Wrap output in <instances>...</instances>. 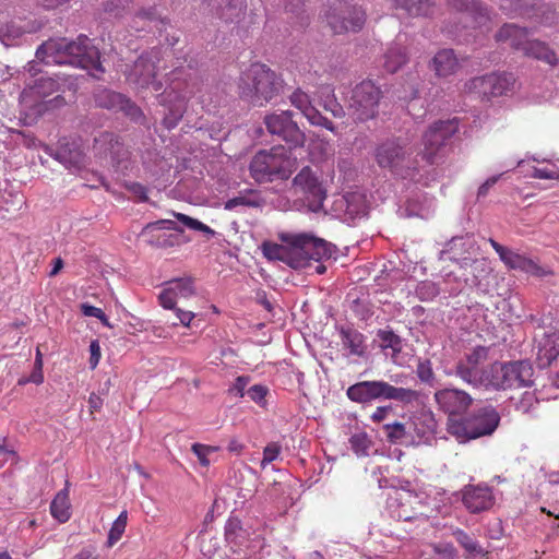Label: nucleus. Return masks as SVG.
I'll use <instances>...</instances> for the list:
<instances>
[{
  "label": "nucleus",
  "mask_w": 559,
  "mask_h": 559,
  "mask_svg": "<svg viewBox=\"0 0 559 559\" xmlns=\"http://www.w3.org/2000/svg\"><path fill=\"white\" fill-rule=\"evenodd\" d=\"M36 58L46 64H71L87 70L97 78L104 73L98 49L85 35L75 40L49 39L36 50Z\"/></svg>",
  "instance_id": "obj_1"
},
{
  "label": "nucleus",
  "mask_w": 559,
  "mask_h": 559,
  "mask_svg": "<svg viewBox=\"0 0 559 559\" xmlns=\"http://www.w3.org/2000/svg\"><path fill=\"white\" fill-rule=\"evenodd\" d=\"M415 152L407 136H392L377 144L373 158L380 169L402 179H414L419 173Z\"/></svg>",
  "instance_id": "obj_2"
},
{
  "label": "nucleus",
  "mask_w": 559,
  "mask_h": 559,
  "mask_svg": "<svg viewBox=\"0 0 559 559\" xmlns=\"http://www.w3.org/2000/svg\"><path fill=\"white\" fill-rule=\"evenodd\" d=\"M283 87L277 74L261 63H253L239 78V96L253 105L262 106L275 97Z\"/></svg>",
  "instance_id": "obj_3"
},
{
  "label": "nucleus",
  "mask_w": 559,
  "mask_h": 559,
  "mask_svg": "<svg viewBox=\"0 0 559 559\" xmlns=\"http://www.w3.org/2000/svg\"><path fill=\"white\" fill-rule=\"evenodd\" d=\"M296 168L297 157L282 145L259 151L249 165L251 177L259 183L286 180Z\"/></svg>",
  "instance_id": "obj_4"
},
{
  "label": "nucleus",
  "mask_w": 559,
  "mask_h": 559,
  "mask_svg": "<svg viewBox=\"0 0 559 559\" xmlns=\"http://www.w3.org/2000/svg\"><path fill=\"white\" fill-rule=\"evenodd\" d=\"M500 415L491 405L475 409L467 417L447 421V431L460 443L490 436L498 428Z\"/></svg>",
  "instance_id": "obj_5"
},
{
  "label": "nucleus",
  "mask_w": 559,
  "mask_h": 559,
  "mask_svg": "<svg viewBox=\"0 0 559 559\" xmlns=\"http://www.w3.org/2000/svg\"><path fill=\"white\" fill-rule=\"evenodd\" d=\"M347 397L355 403L366 404L376 400H390L404 405L418 401L419 392L409 388L395 386L383 380L360 381L346 391Z\"/></svg>",
  "instance_id": "obj_6"
},
{
  "label": "nucleus",
  "mask_w": 559,
  "mask_h": 559,
  "mask_svg": "<svg viewBox=\"0 0 559 559\" xmlns=\"http://www.w3.org/2000/svg\"><path fill=\"white\" fill-rule=\"evenodd\" d=\"M282 242L290 245L293 269H304L310 265L311 261L320 262L330 259L334 253V246L322 238L308 233H282Z\"/></svg>",
  "instance_id": "obj_7"
},
{
  "label": "nucleus",
  "mask_w": 559,
  "mask_h": 559,
  "mask_svg": "<svg viewBox=\"0 0 559 559\" xmlns=\"http://www.w3.org/2000/svg\"><path fill=\"white\" fill-rule=\"evenodd\" d=\"M498 43H508L513 49L522 51L525 56L540 60L551 67L558 63L555 51L547 44L536 39H528V29L515 24H504L496 34Z\"/></svg>",
  "instance_id": "obj_8"
},
{
  "label": "nucleus",
  "mask_w": 559,
  "mask_h": 559,
  "mask_svg": "<svg viewBox=\"0 0 559 559\" xmlns=\"http://www.w3.org/2000/svg\"><path fill=\"white\" fill-rule=\"evenodd\" d=\"M533 373V367L527 361L496 362L489 369L486 388L507 390L530 386Z\"/></svg>",
  "instance_id": "obj_9"
},
{
  "label": "nucleus",
  "mask_w": 559,
  "mask_h": 559,
  "mask_svg": "<svg viewBox=\"0 0 559 559\" xmlns=\"http://www.w3.org/2000/svg\"><path fill=\"white\" fill-rule=\"evenodd\" d=\"M194 295L195 288L191 278H175L165 284L158 295V300L164 309L174 311L180 324L189 326L195 314L193 311L178 307L177 302L180 299H189Z\"/></svg>",
  "instance_id": "obj_10"
},
{
  "label": "nucleus",
  "mask_w": 559,
  "mask_h": 559,
  "mask_svg": "<svg viewBox=\"0 0 559 559\" xmlns=\"http://www.w3.org/2000/svg\"><path fill=\"white\" fill-rule=\"evenodd\" d=\"M382 92L372 81L367 80L357 84L348 103V110L356 121H367L378 114Z\"/></svg>",
  "instance_id": "obj_11"
},
{
  "label": "nucleus",
  "mask_w": 559,
  "mask_h": 559,
  "mask_svg": "<svg viewBox=\"0 0 559 559\" xmlns=\"http://www.w3.org/2000/svg\"><path fill=\"white\" fill-rule=\"evenodd\" d=\"M143 241L156 249H167L185 243V231L171 219L147 223L141 230Z\"/></svg>",
  "instance_id": "obj_12"
},
{
  "label": "nucleus",
  "mask_w": 559,
  "mask_h": 559,
  "mask_svg": "<svg viewBox=\"0 0 559 559\" xmlns=\"http://www.w3.org/2000/svg\"><path fill=\"white\" fill-rule=\"evenodd\" d=\"M296 194H300L306 206L311 212H319L323 207L326 190L311 167L305 166L293 179Z\"/></svg>",
  "instance_id": "obj_13"
},
{
  "label": "nucleus",
  "mask_w": 559,
  "mask_h": 559,
  "mask_svg": "<svg viewBox=\"0 0 559 559\" xmlns=\"http://www.w3.org/2000/svg\"><path fill=\"white\" fill-rule=\"evenodd\" d=\"M459 130L456 119L432 123L423 134V159L429 165L437 163L439 152Z\"/></svg>",
  "instance_id": "obj_14"
},
{
  "label": "nucleus",
  "mask_w": 559,
  "mask_h": 559,
  "mask_svg": "<svg viewBox=\"0 0 559 559\" xmlns=\"http://www.w3.org/2000/svg\"><path fill=\"white\" fill-rule=\"evenodd\" d=\"M515 80L510 73L492 72L476 76L465 83V90L477 94L483 99L508 95L513 90Z\"/></svg>",
  "instance_id": "obj_15"
},
{
  "label": "nucleus",
  "mask_w": 559,
  "mask_h": 559,
  "mask_svg": "<svg viewBox=\"0 0 559 559\" xmlns=\"http://www.w3.org/2000/svg\"><path fill=\"white\" fill-rule=\"evenodd\" d=\"M326 22L336 34L358 32L366 22L365 11L343 0H337L326 14Z\"/></svg>",
  "instance_id": "obj_16"
},
{
  "label": "nucleus",
  "mask_w": 559,
  "mask_h": 559,
  "mask_svg": "<svg viewBox=\"0 0 559 559\" xmlns=\"http://www.w3.org/2000/svg\"><path fill=\"white\" fill-rule=\"evenodd\" d=\"M488 358V348L478 346L473 349L464 359L460 360L455 367V374L469 385L475 388L484 386L488 383L489 370H484L481 365Z\"/></svg>",
  "instance_id": "obj_17"
},
{
  "label": "nucleus",
  "mask_w": 559,
  "mask_h": 559,
  "mask_svg": "<svg viewBox=\"0 0 559 559\" xmlns=\"http://www.w3.org/2000/svg\"><path fill=\"white\" fill-rule=\"evenodd\" d=\"M264 123L271 134L280 136L294 147H302L306 142V134L300 130L297 122L293 120V112L283 110L265 116Z\"/></svg>",
  "instance_id": "obj_18"
},
{
  "label": "nucleus",
  "mask_w": 559,
  "mask_h": 559,
  "mask_svg": "<svg viewBox=\"0 0 559 559\" xmlns=\"http://www.w3.org/2000/svg\"><path fill=\"white\" fill-rule=\"evenodd\" d=\"M489 243L510 270L522 271L536 277H545L552 274L549 267L539 265L535 260L500 245L492 238L489 239Z\"/></svg>",
  "instance_id": "obj_19"
},
{
  "label": "nucleus",
  "mask_w": 559,
  "mask_h": 559,
  "mask_svg": "<svg viewBox=\"0 0 559 559\" xmlns=\"http://www.w3.org/2000/svg\"><path fill=\"white\" fill-rule=\"evenodd\" d=\"M157 61H159L158 50L141 55L131 68L128 80L139 87L152 86L154 91H159L163 84L156 80Z\"/></svg>",
  "instance_id": "obj_20"
},
{
  "label": "nucleus",
  "mask_w": 559,
  "mask_h": 559,
  "mask_svg": "<svg viewBox=\"0 0 559 559\" xmlns=\"http://www.w3.org/2000/svg\"><path fill=\"white\" fill-rule=\"evenodd\" d=\"M435 401L439 408L448 414V420L462 418L473 403L472 396L460 389L445 388L435 392Z\"/></svg>",
  "instance_id": "obj_21"
},
{
  "label": "nucleus",
  "mask_w": 559,
  "mask_h": 559,
  "mask_svg": "<svg viewBox=\"0 0 559 559\" xmlns=\"http://www.w3.org/2000/svg\"><path fill=\"white\" fill-rule=\"evenodd\" d=\"M93 151L96 157L119 165L128 158L129 152L120 143L118 136L111 132H100L94 139Z\"/></svg>",
  "instance_id": "obj_22"
},
{
  "label": "nucleus",
  "mask_w": 559,
  "mask_h": 559,
  "mask_svg": "<svg viewBox=\"0 0 559 559\" xmlns=\"http://www.w3.org/2000/svg\"><path fill=\"white\" fill-rule=\"evenodd\" d=\"M462 502L471 513H480L492 508L496 502L491 488L485 484L466 485L462 489Z\"/></svg>",
  "instance_id": "obj_23"
},
{
  "label": "nucleus",
  "mask_w": 559,
  "mask_h": 559,
  "mask_svg": "<svg viewBox=\"0 0 559 559\" xmlns=\"http://www.w3.org/2000/svg\"><path fill=\"white\" fill-rule=\"evenodd\" d=\"M411 420L417 444H428L435 439L438 424L431 411L418 409L411 414Z\"/></svg>",
  "instance_id": "obj_24"
},
{
  "label": "nucleus",
  "mask_w": 559,
  "mask_h": 559,
  "mask_svg": "<svg viewBox=\"0 0 559 559\" xmlns=\"http://www.w3.org/2000/svg\"><path fill=\"white\" fill-rule=\"evenodd\" d=\"M476 249L472 237H454L448 243V248L441 251V258L448 255L450 260L460 263L462 266H468L478 263L476 259L471 258Z\"/></svg>",
  "instance_id": "obj_25"
},
{
  "label": "nucleus",
  "mask_w": 559,
  "mask_h": 559,
  "mask_svg": "<svg viewBox=\"0 0 559 559\" xmlns=\"http://www.w3.org/2000/svg\"><path fill=\"white\" fill-rule=\"evenodd\" d=\"M289 99L292 105L300 110L311 124L334 131L332 121L323 117L321 112L312 106L310 97L307 93L298 88L290 95Z\"/></svg>",
  "instance_id": "obj_26"
},
{
  "label": "nucleus",
  "mask_w": 559,
  "mask_h": 559,
  "mask_svg": "<svg viewBox=\"0 0 559 559\" xmlns=\"http://www.w3.org/2000/svg\"><path fill=\"white\" fill-rule=\"evenodd\" d=\"M50 156L68 169H79L84 164V154L75 142L62 139L56 150H50Z\"/></svg>",
  "instance_id": "obj_27"
},
{
  "label": "nucleus",
  "mask_w": 559,
  "mask_h": 559,
  "mask_svg": "<svg viewBox=\"0 0 559 559\" xmlns=\"http://www.w3.org/2000/svg\"><path fill=\"white\" fill-rule=\"evenodd\" d=\"M97 104L100 107H106L108 109L122 110L133 120H138L142 116L140 108L135 104L122 94L116 92L103 91L97 96Z\"/></svg>",
  "instance_id": "obj_28"
},
{
  "label": "nucleus",
  "mask_w": 559,
  "mask_h": 559,
  "mask_svg": "<svg viewBox=\"0 0 559 559\" xmlns=\"http://www.w3.org/2000/svg\"><path fill=\"white\" fill-rule=\"evenodd\" d=\"M211 12L225 22H235L243 15L245 0H205Z\"/></svg>",
  "instance_id": "obj_29"
},
{
  "label": "nucleus",
  "mask_w": 559,
  "mask_h": 559,
  "mask_svg": "<svg viewBox=\"0 0 559 559\" xmlns=\"http://www.w3.org/2000/svg\"><path fill=\"white\" fill-rule=\"evenodd\" d=\"M537 360L540 367L549 366L559 355V332H546L537 346Z\"/></svg>",
  "instance_id": "obj_30"
},
{
  "label": "nucleus",
  "mask_w": 559,
  "mask_h": 559,
  "mask_svg": "<svg viewBox=\"0 0 559 559\" xmlns=\"http://www.w3.org/2000/svg\"><path fill=\"white\" fill-rule=\"evenodd\" d=\"M430 68L437 76L447 78L457 72L460 62L452 49H441L432 58Z\"/></svg>",
  "instance_id": "obj_31"
},
{
  "label": "nucleus",
  "mask_w": 559,
  "mask_h": 559,
  "mask_svg": "<svg viewBox=\"0 0 559 559\" xmlns=\"http://www.w3.org/2000/svg\"><path fill=\"white\" fill-rule=\"evenodd\" d=\"M449 4L457 12L469 15L478 26H484L489 21L487 8L477 0H450Z\"/></svg>",
  "instance_id": "obj_32"
},
{
  "label": "nucleus",
  "mask_w": 559,
  "mask_h": 559,
  "mask_svg": "<svg viewBox=\"0 0 559 559\" xmlns=\"http://www.w3.org/2000/svg\"><path fill=\"white\" fill-rule=\"evenodd\" d=\"M388 509L390 515L397 521H414L418 519V513L415 512L411 507V496L403 497L396 495L388 500Z\"/></svg>",
  "instance_id": "obj_33"
},
{
  "label": "nucleus",
  "mask_w": 559,
  "mask_h": 559,
  "mask_svg": "<svg viewBox=\"0 0 559 559\" xmlns=\"http://www.w3.org/2000/svg\"><path fill=\"white\" fill-rule=\"evenodd\" d=\"M526 17L535 19L545 26L555 25L558 20L556 9L551 4L542 1L531 3Z\"/></svg>",
  "instance_id": "obj_34"
},
{
  "label": "nucleus",
  "mask_w": 559,
  "mask_h": 559,
  "mask_svg": "<svg viewBox=\"0 0 559 559\" xmlns=\"http://www.w3.org/2000/svg\"><path fill=\"white\" fill-rule=\"evenodd\" d=\"M340 334L342 345L347 348L352 355L362 356L365 354V336L360 332L350 328H341Z\"/></svg>",
  "instance_id": "obj_35"
},
{
  "label": "nucleus",
  "mask_w": 559,
  "mask_h": 559,
  "mask_svg": "<svg viewBox=\"0 0 559 559\" xmlns=\"http://www.w3.org/2000/svg\"><path fill=\"white\" fill-rule=\"evenodd\" d=\"M20 21L0 19V41L4 46H13L25 34Z\"/></svg>",
  "instance_id": "obj_36"
},
{
  "label": "nucleus",
  "mask_w": 559,
  "mask_h": 559,
  "mask_svg": "<svg viewBox=\"0 0 559 559\" xmlns=\"http://www.w3.org/2000/svg\"><path fill=\"white\" fill-rule=\"evenodd\" d=\"M51 515L60 523L67 522L70 516L69 490L67 488L60 490L50 503Z\"/></svg>",
  "instance_id": "obj_37"
},
{
  "label": "nucleus",
  "mask_w": 559,
  "mask_h": 559,
  "mask_svg": "<svg viewBox=\"0 0 559 559\" xmlns=\"http://www.w3.org/2000/svg\"><path fill=\"white\" fill-rule=\"evenodd\" d=\"M262 251L265 258L269 260H278L292 267V261L297 262L296 258L292 259L290 245L288 243H272L264 242L262 245Z\"/></svg>",
  "instance_id": "obj_38"
},
{
  "label": "nucleus",
  "mask_w": 559,
  "mask_h": 559,
  "mask_svg": "<svg viewBox=\"0 0 559 559\" xmlns=\"http://www.w3.org/2000/svg\"><path fill=\"white\" fill-rule=\"evenodd\" d=\"M456 542L464 548L466 554L472 559H479L486 555L481 545L469 534L462 530L454 532Z\"/></svg>",
  "instance_id": "obj_39"
},
{
  "label": "nucleus",
  "mask_w": 559,
  "mask_h": 559,
  "mask_svg": "<svg viewBox=\"0 0 559 559\" xmlns=\"http://www.w3.org/2000/svg\"><path fill=\"white\" fill-rule=\"evenodd\" d=\"M407 61L405 48L401 45L391 46L384 55L383 67L390 73L396 72Z\"/></svg>",
  "instance_id": "obj_40"
},
{
  "label": "nucleus",
  "mask_w": 559,
  "mask_h": 559,
  "mask_svg": "<svg viewBox=\"0 0 559 559\" xmlns=\"http://www.w3.org/2000/svg\"><path fill=\"white\" fill-rule=\"evenodd\" d=\"M349 445L357 456L362 457L369 455L373 442L367 432L358 431L349 438Z\"/></svg>",
  "instance_id": "obj_41"
},
{
  "label": "nucleus",
  "mask_w": 559,
  "mask_h": 559,
  "mask_svg": "<svg viewBox=\"0 0 559 559\" xmlns=\"http://www.w3.org/2000/svg\"><path fill=\"white\" fill-rule=\"evenodd\" d=\"M377 337L380 342L379 346L382 350L391 349L392 355H396L402 350V340L391 330H379Z\"/></svg>",
  "instance_id": "obj_42"
},
{
  "label": "nucleus",
  "mask_w": 559,
  "mask_h": 559,
  "mask_svg": "<svg viewBox=\"0 0 559 559\" xmlns=\"http://www.w3.org/2000/svg\"><path fill=\"white\" fill-rule=\"evenodd\" d=\"M320 97L325 110L331 111L336 118L344 116L345 112L343 106L336 100L334 90L331 86H323L320 91Z\"/></svg>",
  "instance_id": "obj_43"
},
{
  "label": "nucleus",
  "mask_w": 559,
  "mask_h": 559,
  "mask_svg": "<svg viewBox=\"0 0 559 559\" xmlns=\"http://www.w3.org/2000/svg\"><path fill=\"white\" fill-rule=\"evenodd\" d=\"M185 110V96L181 94H175V103L169 106V112L165 115L163 123L167 129H173L177 126L181 119Z\"/></svg>",
  "instance_id": "obj_44"
},
{
  "label": "nucleus",
  "mask_w": 559,
  "mask_h": 559,
  "mask_svg": "<svg viewBox=\"0 0 559 559\" xmlns=\"http://www.w3.org/2000/svg\"><path fill=\"white\" fill-rule=\"evenodd\" d=\"M530 3L523 0H501L500 9L507 15L514 17L518 15L527 16Z\"/></svg>",
  "instance_id": "obj_45"
},
{
  "label": "nucleus",
  "mask_w": 559,
  "mask_h": 559,
  "mask_svg": "<svg viewBox=\"0 0 559 559\" xmlns=\"http://www.w3.org/2000/svg\"><path fill=\"white\" fill-rule=\"evenodd\" d=\"M382 428L389 442L405 445V427L402 425V421L385 424Z\"/></svg>",
  "instance_id": "obj_46"
},
{
  "label": "nucleus",
  "mask_w": 559,
  "mask_h": 559,
  "mask_svg": "<svg viewBox=\"0 0 559 559\" xmlns=\"http://www.w3.org/2000/svg\"><path fill=\"white\" fill-rule=\"evenodd\" d=\"M128 520L127 511H122L119 516L112 523L109 533L107 544L109 547L114 546L126 531Z\"/></svg>",
  "instance_id": "obj_47"
},
{
  "label": "nucleus",
  "mask_w": 559,
  "mask_h": 559,
  "mask_svg": "<svg viewBox=\"0 0 559 559\" xmlns=\"http://www.w3.org/2000/svg\"><path fill=\"white\" fill-rule=\"evenodd\" d=\"M173 214L179 222H181L188 228L198 230V231H202V233L211 235V236L214 235V230L212 228H210L207 225L203 224L202 222H200L195 218H192L182 213L174 212Z\"/></svg>",
  "instance_id": "obj_48"
},
{
  "label": "nucleus",
  "mask_w": 559,
  "mask_h": 559,
  "mask_svg": "<svg viewBox=\"0 0 559 559\" xmlns=\"http://www.w3.org/2000/svg\"><path fill=\"white\" fill-rule=\"evenodd\" d=\"M346 202V212L350 215H361L365 213V204L361 200V195L352 193L344 197Z\"/></svg>",
  "instance_id": "obj_49"
},
{
  "label": "nucleus",
  "mask_w": 559,
  "mask_h": 559,
  "mask_svg": "<svg viewBox=\"0 0 559 559\" xmlns=\"http://www.w3.org/2000/svg\"><path fill=\"white\" fill-rule=\"evenodd\" d=\"M260 203L258 200L248 198L246 195H238L233 199H229L225 202V209L233 211L237 209L238 206H249V207H257Z\"/></svg>",
  "instance_id": "obj_50"
},
{
  "label": "nucleus",
  "mask_w": 559,
  "mask_h": 559,
  "mask_svg": "<svg viewBox=\"0 0 559 559\" xmlns=\"http://www.w3.org/2000/svg\"><path fill=\"white\" fill-rule=\"evenodd\" d=\"M439 294L438 287L430 282H421L416 288V295L420 300H430Z\"/></svg>",
  "instance_id": "obj_51"
},
{
  "label": "nucleus",
  "mask_w": 559,
  "mask_h": 559,
  "mask_svg": "<svg viewBox=\"0 0 559 559\" xmlns=\"http://www.w3.org/2000/svg\"><path fill=\"white\" fill-rule=\"evenodd\" d=\"M281 454V445L276 442L269 443L263 450L261 467L265 468L267 464L275 461Z\"/></svg>",
  "instance_id": "obj_52"
},
{
  "label": "nucleus",
  "mask_w": 559,
  "mask_h": 559,
  "mask_svg": "<svg viewBox=\"0 0 559 559\" xmlns=\"http://www.w3.org/2000/svg\"><path fill=\"white\" fill-rule=\"evenodd\" d=\"M417 377L421 382L432 384L435 378L431 362L429 360L419 361L416 369Z\"/></svg>",
  "instance_id": "obj_53"
},
{
  "label": "nucleus",
  "mask_w": 559,
  "mask_h": 559,
  "mask_svg": "<svg viewBox=\"0 0 559 559\" xmlns=\"http://www.w3.org/2000/svg\"><path fill=\"white\" fill-rule=\"evenodd\" d=\"M267 394V388L262 384H254L247 390V395L259 405L264 404L265 396Z\"/></svg>",
  "instance_id": "obj_54"
},
{
  "label": "nucleus",
  "mask_w": 559,
  "mask_h": 559,
  "mask_svg": "<svg viewBox=\"0 0 559 559\" xmlns=\"http://www.w3.org/2000/svg\"><path fill=\"white\" fill-rule=\"evenodd\" d=\"M533 178L537 179H559V169L556 166H552L551 168H537L533 167V173L531 175Z\"/></svg>",
  "instance_id": "obj_55"
},
{
  "label": "nucleus",
  "mask_w": 559,
  "mask_h": 559,
  "mask_svg": "<svg viewBox=\"0 0 559 559\" xmlns=\"http://www.w3.org/2000/svg\"><path fill=\"white\" fill-rule=\"evenodd\" d=\"M214 451V448H211L209 445L194 443L192 445V452L197 455V457L200 461V464L203 466L210 465V460L207 459L209 454Z\"/></svg>",
  "instance_id": "obj_56"
},
{
  "label": "nucleus",
  "mask_w": 559,
  "mask_h": 559,
  "mask_svg": "<svg viewBox=\"0 0 559 559\" xmlns=\"http://www.w3.org/2000/svg\"><path fill=\"white\" fill-rule=\"evenodd\" d=\"M537 403V399L531 392H525L521 401L516 404V408L522 413H528Z\"/></svg>",
  "instance_id": "obj_57"
},
{
  "label": "nucleus",
  "mask_w": 559,
  "mask_h": 559,
  "mask_svg": "<svg viewBox=\"0 0 559 559\" xmlns=\"http://www.w3.org/2000/svg\"><path fill=\"white\" fill-rule=\"evenodd\" d=\"M248 382H249V379L247 377H238L234 384L230 386L229 389V393L235 395V396H239V397H242L247 392H246V386L248 385Z\"/></svg>",
  "instance_id": "obj_58"
},
{
  "label": "nucleus",
  "mask_w": 559,
  "mask_h": 559,
  "mask_svg": "<svg viewBox=\"0 0 559 559\" xmlns=\"http://www.w3.org/2000/svg\"><path fill=\"white\" fill-rule=\"evenodd\" d=\"M90 367L91 369H95L100 360V345L97 340H93L90 344Z\"/></svg>",
  "instance_id": "obj_59"
},
{
  "label": "nucleus",
  "mask_w": 559,
  "mask_h": 559,
  "mask_svg": "<svg viewBox=\"0 0 559 559\" xmlns=\"http://www.w3.org/2000/svg\"><path fill=\"white\" fill-rule=\"evenodd\" d=\"M44 381V374H43V369L40 368H37V367H34V370L32 371V373L29 374V377H26V378H21L17 383L20 385H24L26 383H35V384H40L43 383Z\"/></svg>",
  "instance_id": "obj_60"
},
{
  "label": "nucleus",
  "mask_w": 559,
  "mask_h": 559,
  "mask_svg": "<svg viewBox=\"0 0 559 559\" xmlns=\"http://www.w3.org/2000/svg\"><path fill=\"white\" fill-rule=\"evenodd\" d=\"M402 425L405 427V445H418L415 437V432H413V426L411 416L406 421H402Z\"/></svg>",
  "instance_id": "obj_61"
},
{
  "label": "nucleus",
  "mask_w": 559,
  "mask_h": 559,
  "mask_svg": "<svg viewBox=\"0 0 559 559\" xmlns=\"http://www.w3.org/2000/svg\"><path fill=\"white\" fill-rule=\"evenodd\" d=\"M393 411L392 406H379L371 415V420L373 423H380L386 419L388 415Z\"/></svg>",
  "instance_id": "obj_62"
},
{
  "label": "nucleus",
  "mask_w": 559,
  "mask_h": 559,
  "mask_svg": "<svg viewBox=\"0 0 559 559\" xmlns=\"http://www.w3.org/2000/svg\"><path fill=\"white\" fill-rule=\"evenodd\" d=\"M501 175H498V176H492L490 178H488L479 188H478V192H477V197L478 198H484L488 194V191L491 187H493L497 181L499 180Z\"/></svg>",
  "instance_id": "obj_63"
},
{
  "label": "nucleus",
  "mask_w": 559,
  "mask_h": 559,
  "mask_svg": "<svg viewBox=\"0 0 559 559\" xmlns=\"http://www.w3.org/2000/svg\"><path fill=\"white\" fill-rule=\"evenodd\" d=\"M81 311L85 317H94L98 319L100 316H103V310L100 308L90 304H82Z\"/></svg>",
  "instance_id": "obj_64"
}]
</instances>
